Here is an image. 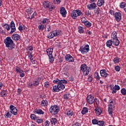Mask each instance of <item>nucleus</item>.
I'll list each match as a JSON object with an SVG mask.
<instances>
[{"label": "nucleus", "mask_w": 126, "mask_h": 126, "mask_svg": "<svg viewBox=\"0 0 126 126\" xmlns=\"http://www.w3.org/2000/svg\"><path fill=\"white\" fill-rule=\"evenodd\" d=\"M65 61L68 62V63H73L74 62V58L70 55V54H67L65 56Z\"/></svg>", "instance_id": "9d476101"}, {"label": "nucleus", "mask_w": 126, "mask_h": 126, "mask_svg": "<svg viewBox=\"0 0 126 126\" xmlns=\"http://www.w3.org/2000/svg\"><path fill=\"white\" fill-rule=\"evenodd\" d=\"M60 13L63 17H65L66 15V10H65V8H64V7H62L60 8Z\"/></svg>", "instance_id": "6ab92c4d"}, {"label": "nucleus", "mask_w": 126, "mask_h": 126, "mask_svg": "<svg viewBox=\"0 0 126 126\" xmlns=\"http://www.w3.org/2000/svg\"><path fill=\"white\" fill-rule=\"evenodd\" d=\"M48 21H49V19L44 18L43 19V21L41 22L42 23H43L44 24H45V23H47Z\"/></svg>", "instance_id": "603ef678"}, {"label": "nucleus", "mask_w": 126, "mask_h": 126, "mask_svg": "<svg viewBox=\"0 0 126 126\" xmlns=\"http://www.w3.org/2000/svg\"><path fill=\"white\" fill-rule=\"evenodd\" d=\"M63 97L64 99H68V95L67 94H64L63 95Z\"/></svg>", "instance_id": "338daca9"}, {"label": "nucleus", "mask_w": 126, "mask_h": 126, "mask_svg": "<svg viewBox=\"0 0 126 126\" xmlns=\"http://www.w3.org/2000/svg\"><path fill=\"white\" fill-rule=\"evenodd\" d=\"M95 111L96 115H101V113H102V110L100 108H96Z\"/></svg>", "instance_id": "c756f323"}, {"label": "nucleus", "mask_w": 126, "mask_h": 126, "mask_svg": "<svg viewBox=\"0 0 126 126\" xmlns=\"http://www.w3.org/2000/svg\"><path fill=\"white\" fill-rule=\"evenodd\" d=\"M44 125L45 126H50V122L48 121H46Z\"/></svg>", "instance_id": "680f3d73"}, {"label": "nucleus", "mask_w": 126, "mask_h": 126, "mask_svg": "<svg viewBox=\"0 0 126 126\" xmlns=\"http://www.w3.org/2000/svg\"><path fill=\"white\" fill-rule=\"evenodd\" d=\"M113 108H114V106L112 104H110L108 107V111L109 115H113Z\"/></svg>", "instance_id": "412c9836"}, {"label": "nucleus", "mask_w": 126, "mask_h": 126, "mask_svg": "<svg viewBox=\"0 0 126 126\" xmlns=\"http://www.w3.org/2000/svg\"><path fill=\"white\" fill-rule=\"evenodd\" d=\"M126 6V3L125 2H122L120 3V7L121 8H125Z\"/></svg>", "instance_id": "58836bf2"}, {"label": "nucleus", "mask_w": 126, "mask_h": 126, "mask_svg": "<svg viewBox=\"0 0 126 126\" xmlns=\"http://www.w3.org/2000/svg\"><path fill=\"white\" fill-rule=\"evenodd\" d=\"M81 125L80 124V123H78V122H76V123L75 124L74 126H81Z\"/></svg>", "instance_id": "774afa93"}, {"label": "nucleus", "mask_w": 126, "mask_h": 126, "mask_svg": "<svg viewBox=\"0 0 126 126\" xmlns=\"http://www.w3.org/2000/svg\"><path fill=\"white\" fill-rule=\"evenodd\" d=\"M93 79V77H92V75L90 76L88 78V80L89 82H91Z\"/></svg>", "instance_id": "4d7b16f0"}, {"label": "nucleus", "mask_w": 126, "mask_h": 126, "mask_svg": "<svg viewBox=\"0 0 126 126\" xmlns=\"http://www.w3.org/2000/svg\"><path fill=\"white\" fill-rule=\"evenodd\" d=\"M6 94V92L5 91H2L0 92V95L1 97H3V96H5Z\"/></svg>", "instance_id": "37998d69"}, {"label": "nucleus", "mask_w": 126, "mask_h": 126, "mask_svg": "<svg viewBox=\"0 0 126 126\" xmlns=\"http://www.w3.org/2000/svg\"><path fill=\"white\" fill-rule=\"evenodd\" d=\"M50 123L51 124V125H56V124H57L58 123V120H57V119L54 118H52L50 120Z\"/></svg>", "instance_id": "cd10ccee"}, {"label": "nucleus", "mask_w": 126, "mask_h": 126, "mask_svg": "<svg viewBox=\"0 0 126 126\" xmlns=\"http://www.w3.org/2000/svg\"><path fill=\"white\" fill-rule=\"evenodd\" d=\"M98 121L96 119H93L92 120L93 125H98Z\"/></svg>", "instance_id": "49530a36"}, {"label": "nucleus", "mask_w": 126, "mask_h": 126, "mask_svg": "<svg viewBox=\"0 0 126 126\" xmlns=\"http://www.w3.org/2000/svg\"><path fill=\"white\" fill-rule=\"evenodd\" d=\"M5 118L7 119L8 118H10L11 117V112H7L5 114Z\"/></svg>", "instance_id": "a19ab883"}, {"label": "nucleus", "mask_w": 126, "mask_h": 126, "mask_svg": "<svg viewBox=\"0 0 126 126\" xmlns=\"http://www.w3.org/2000/svg\"><path fill=\"white\" fill-rule=\"evenodd\" d=\"M34 86H38L39 85V81H34L33 83Z\"/></svg>", "instance_id": "864d4df0"}, {"label": "nucleus", "mask_w": 126, "mask_h": 126, "mask_svg": "<svg viewBox=\"0 0 126 126\" xmlns=\"http://www.w3.org/2000/svg\"><path fill=\"white\" fill-rule=\"evenodd\" d=\"M79 51L81 52L82 55H85V54H87L90 49H89V45L86 44L85 45H83L81 46Z\"/></svg>", "instance_id": "20e7f679"}, {"label": "nucleus", "mask_w": 126, "mask_h": 126, "mask_svg": "<svg viewBox=\"0 0 126 126\" xmlns=\"http://www.w3.org/2000/svg\"><path fill=\"white\" fill-rule=\"evenodd\" d=\"M53 3H55V4H60L62 1V0H53Z\"/></svg>", "instance_id": "79ce46f5"}, {"label": "nucleus", "mask_w": 126, "mask_h": 126, "mask_svg": "<svg viewBox=\"0 0 126 126\" xmlns=\"http://www.w3.org/2000/svg\"><path fill=\"white\" fill-rule=\"evenodd\" d=\"M87 101L90 104V105H92V104L95 102L94 96H93L92 95H89L87 97Z\"/></svg>", "instance_id": "1a4fd4ad"}, {"label": "nucleus", "mask_w": 126, "mask_h": 126, "mask_svg": "<svg viewBox=\"0 0 126 126\" xmlns=\"http://www.w3.org/2000/svg\"><path fill=\"white\" fill-rule=\"evenodd\" d=\"M35 114H38V115H44V111H42V109H36L34 111Z\"/></svg>", "instance_id": "b1692460"}, {"label": "nucleus", "mask_w": 126, "mask_h": 126, "mask_svg": "<svg viewBox=\"0 0 126 126\" xmlns=\"http://www.w3.org/2000/svg\"><path fill=\"white\" fill-rule=\"evenodd\" d=\"M94 76L95 77V78L98 80H100V76H99V74L98 73H95Z\"/></svg>", "instance_id": "09e8293b"}, {"label": "nucleus", "mask_w": 126, "mask_h": 126, "mask_svg": "<svg viewBox=\"0 0 126 126\" xmlns=\"http://www.w3.org/2000/svg\"><path fill=\"white\" fill-rule=\"evenodd\" d=\"M110 87L111 88V90H112V93H113V94H114V93H117V91L121 89V88L118 85H115L114 87L112 85H110Z\"/></svg>", "instance_id": "6e6552de"}, {"label": "nucleus", "mask_w": 126, "mask_h": 126, "mask_svg": "<svg viewBox=\"0 0 126 126\" xmlns=\"http://www.w3.org/2000/svg\"><path fill=\"white\" fill-rule=\"evenodd\" d=\"M56 8V6L54 5L53 3H51V4L49 7V11H52L53 9H55Z\"/></svg>", "instance_id": "4c0bfd02"}, {"label": "nucleus", "mask_w": 126, "mask_h": 126, "mask_svg": "<svg viewBox=\"0 0 126 126\" xmlns=\"http://www.w3.org/2000/svg\"><path fill=\"white\" fill-rule=\"evenodd\" d=\"M66 115L67 117H72L74 115V113L71 110H67L66 112Z\"/></svg>", "instance_id": "5701e85b"}, {"label": "nucleus", "mask_w": 126, "mask_h": 126, "mask_svg": "<svg viewBox=\"0 0 126 126\" xmlns=\"http://www.w3.org/2000/svg\"><path fill=\"white\" fill-rule=\"evenodd\" d=\"M43 4L44 8H46V9H48V8L50 9V7L51 6L52 3L49 1H44L43 3Z\"/></svg>", "instance_id": "dca6fc26"}, {"label": "nucleus", "mask_w": 126, "mask_h": 126, "mask_svg": "<svg viewBox=\"0 0 126 126\" xmlns=\"http://www.w3.org/2000/svg\"><path fill=\"white\" fill-rule=\"evenodd\" d=\"M53 92H59L60 91V89L58 85L54 86L52 90Z\"/></svg>", "instance_id": "bb28decb"}, {"label": "nucleus", "mask_w": 126, "mask_h": 126, "mask_svg": "<svg viewBox=\"0 0 126 126\" xmlns=\"http://www.w3.org/2000/svg\"><path fill=\"white\" fill-rule=\"evenodd\" d=\"M56 84H58V88H59L60 91L63 90L64 88H65V86L62 83H55Z\"/></svg>", "instance_id": "4be33fe9"}, {"label": "nucleus", "mask_w": 126, "mask_h": 126, "mask_svg": "<svg viewBox=\"0 0 126 126\" xmlns=\"http://www.w3.org/2000/svg\"><path fill=\"white\" fill-rule=\"evenodd\" d=\"M100 73L102 77H108V76H109V74L107 73L106 69L100 70Z\"/></svg>", "instance_id": "2eb2a0df"}, {"label": "nucleus", "mask_w": 126, "mask_h": 126, "mask_svg": "<svg viewBox=\"0 0 126 126\" xmlns=\"http://www.w3.org/2000/svg\"><path fill=\"white\" fill-rule=\"evenodd\" d=\"M49 112L51 113V114H54V115L58 114V112H60V107L57 105L51 106L49 109Z\"/></svg>", "instance_id": "0eeeda50"}, {"label": "nucleus", "mask_w": 126, "mask_h": 126, "mask_svg": "<svg viewBox=\"0 0 126 126\" xmlns=\"http://www.w3.org/2000/svg\"><path fill=\"white\" fill-rule=\"evenodd\" d=\"M86 113H88V108H87V107H85L83 109L82 111V115H85Z\"/></svg>", "instance_id": "72a5a7b5"}, {"label": "nucleus", "mask_w": 126, "mask_h": 126, "mask_svg": "<svg viewBox=\"0 0 126 126\" xmlns=\"http://www.w3.org/2000/svg\"><path fill=\"white\" fill-rule=\"evenodd\" d=\"M54 49L53 48H49L46 50V53L49 57V62L50 63H54V61H55V59L54 57H53V51Z\"/></svg>", "instance_id": "39448f33"}, {"label": "nucleus", "mask_w": 126, "mask_h": 126, "mask_svg": "<svg viewBox=\"0 0 126 126\" xmlns=\"http://www.w3.org/2000/svg\"><path fill=\"white\" fill-rule=\"evenodd\" d=\"M51 30H52V28H51V26L48 25L47 26V31H48V32H50V31H51Z\"/></svg>", "instance_id": "0e129e2a"}, {"label": "nucleus", "mask_w": 126, "mask_h": 126, "mask_svg": "<svg viewBox=\"0 0 126 126\" xmlns=\"http://www.w3.org/2000/svg\"><path fill=\"white\" fill-rule=\"evenodd\" d=\"M26 11L28 14H31L33 12V8H29L26 10Z\"/></svg>", "instance_id": "f704fd0d"}, {"label": "nucleus", "mask_w": 126, "mask_h": 126, "mask_svg": "<svg viewBox=\"0 0 126 126\" xmlns=\"http://www.w3.org/2000/svg\"><path fill=\"white\" fill-rule=\"evenodd\" d=\"M113 62L114 63H120V58L119 57H116L114 59Z\"/></svg>", "instance_id": "e433bc0d"}, {"label": "nucleus", "mask_w": 126, "mask_h": 126, "mask_svg": "<svg viewBox=\"0 0 126 126\" xmlns=\"http://www.w3.org/2000/svg\"><path fill=\"white\" fill-rule=\"evenodd\" d=\"M81 70L83 72H85V75L87 76L89 74V72H90V68H87V65L86 64H83L81 65L80 67Z\"/></svg>", "instance_id": "423d86ee"}, {"label": "nucleus", "mask_w": 126, "mask_h": 126, "mask_svg": "<svg viewBox=\"0 0 126 126\" xmlns=\"http://www.w3.org/2000/svg\"><path fill=\"white\" fill-rule=\"evenodd\" d=\"M114 17L116 21H121L122 20V14L120 12H117L114 14Z\"/></svg>", "instance_id": "ddd939ff"}, {"label": "nucleus", "mask_w": 126, "mask_h": 126, "mask_svg": "<svg viewBox=\"0 0 126 126\" xmlns=\"http://www.w3.org/2000/svg\"><path fill=\"white\" fill-rule=\"evenodd\" d=\"M96 7H97V4H96L95 3H92L90 4L87 5V8L90 10L95 9Z\"/></svg>", "instance_id": "f3484780"}, {"label": "nucleus", "mask_w": 126, "mask_h": 126, "mask_svg": "<svg viewBox=\"0 0 126 126\" xmlns=\"http://www.w3.org/2000/svg\"><path fill=\"white\" fill-rule=\"evenodd\" d=\"M3 27L5 28L7 31H9L10 30V26L8 24H5L3 25Z\"/></svg>", "instance_id": "7c9ffc66"}, {"label": "nucleus", "mask_w": 126, "mask_h": 126, "mask_svg": "<svg viewBox=\"0 0 126 126\" xmlns=\"http://www.w3.org/2000/svg\"><path fill=\"white\" fill-rule=\"evenodd\" d=\"M10 28H11V32H10V34H12V33L16 31V28H15V24L14 23V22H11Z\"/></svg>", "instance_id": "f8f14e48"}, {"label": "nucleus", "mask_w": 126, "mask_h": 126, "mask_svg": "<svg viewBox=\"0 0 126 126\" xmlns=\"http://www.w3.org/2000/svg\"><path fill=\"white\" fill-rule=\"evenodd\" d=\"M83 15V14L82 12L79 9L74 10L71 13V17H72L73 19H77V17H79V16H82Z\"/></svg>", "instance_id": "f03ea898"}, {"label": "nucleus", "mask_w": 126, "mask_h": 126, "mask_svg": "<svg viewBox=\"0 0 126 126\" xmlns=\"http://www.w3.org/2000/svg\"><path fill=\"white\" fill-rule=\"evenodd\" d=\"M78 32L80 33V34L84 32V31L83 30V28H82V27H78Z\"/></svg>", "instance_id": "ea45409f"}, {"label": "nucleus", "mask_w": 126, "mask_h": 126, "mask_svg": "<svg viewBox=\"0 0 126 126\" xmlns=\"http://www.w3.org/2000/svg\"><path fill=\"white\" fill-rule=\"evenodd\" d=\"M10 110L11 114H13L14 116L17 115V109L13 105H11L10 106Z\"/></svg>", "instance_id": "9b49d317"}, {"label": "nucleus", "mask_w": 126, "mask_h": 126, "mask_svg": "<svg viewBox=\"0 0 126 126\" xmlns=\"http://www.w3.org/2000/svg\"><path fill=\"white\" fill-rule=\"evenodd\" d=\"M16 70L17 72H19L20 77H24L25 76V74L24 73V71L22 70L19 67H16Z\"/></svg>", "instance_id": "4468645a"}, {"label": "nucleus", "mask_w": 126, "mask_h": 126, "mask_svg": "<svg viewBox=\"0 0 126 126\" xmlns=\"http://www.w3.org/2000/svg\"><path fill=\"white\" fill-rule=\"evenodd\" d=\"M121 93L123 95H126V89H122L121 90Z\"/></svg>", "instance_id": "3c124183"}, {"label": "nucleus", "mask_w": 126, "mask_h": 126, "mask_svg": "<svg viewBox=\"0 0 126 126\" xmlns=\"http://www.w3.org/2000/svg\"><path fill=\"white\" fill-rule=\"evenodd\" d=\"M36 123H37V124H42V123H43V120L38 119L36 120Z\"/></svg>", "instance_id": "6e6d98bb"}, {"label": "nucleus", "mask_w": 126, "mask_h": 126, "mask_svg": "<svg viewBox=\"0 0 126 126\" xmlns=\"http://www.w3.org/2000/svg\"><path fill=\"white\" fill-rule=\"evenodd\" d=\"M36 15H37V13L34 12L33 13V14L32 15L31 19H32L34 18V16H36Z\"/></svg>", "instance_id": "69168bd1"}, {"label": "nucleus", "mask_w": 126, "mask_h": 126, "mask_svg": "<svg viewBox=\"0 0 126 126\" xmlns=\"http://www.w3.org/2000/svg\"><path fill=\"white\" fill-rule=\"evenodd\" d=\"M81 21L82 23H84V24H85L86 22L87 21V20L86 19V17H82L81 18Z\"/></svg>", "instance_id": "de8ad7c7"}, {"label": "nucleus", "mask_w": 126, "mask_h": 126, "mask_svg": "<svg viewBox=\"0 0 126 126\" xmlns=\"http://www.w3.org/2000/svg\"><path fill=\"white\" fill-rule=\"evenodd\" d=\"M94 104H95V103H96V105H98L99 104V99H97V98H94Z\"/></svg>", "instance_id": "13d9d810"}, {"label": "nucleus", "mask_w": 126, "mask_h": 126, "mask_svg": "<svg viewBox=\"0 0 126 126\" xmlns=\"http://www.w3.org/2000/svg\"><path fill=\"white\" fill-rule=\"evenodd\" d=\"M45 28V26L43 25H40L39 26H38V29L39 30H43V29H44Z\"/></svg>", "instance_id": "8fccbe9b"}, {"label": "nucleus", "mask_w": 126, "mask_h": 126, "mask_svg": "<svg viewBox=\"0 0 126 126\" xmlns=\"http://www.w3.org/2000/svg\"><path fill=\"white\" fill-rule=\"evenodd\" d=\"M105 3V0H98L97 4L98 6H102Z\"/></svg>", "instance_id": "a878e982"}, {"label": "nucleus", "mask_w": 126, "mask_h": 126, "mask_svg": "<svg viewBox=\"0 0 126 126\" xmlns=\"http://www.w3.org/2000/svg\"><path fill=\"white\" fill-rule=\"evenodd\" d=\"M49 82L46 81L45 82L44 86H45V87H46L47 88L49 87Z\"/></svg>", "instance_id": "052dcab7"}, {"label": "nucleus", "mask_w": 126, "mask_h": 126, "mask_svg": "<svg viewBox=\"0 0 126 126\" xmlns=\"http://www.w3.org/2000/svg\"><path fill=\"white\" fill-rule=\"evenodd\" d=\"M109 13L111 15H115V12L114 11H113V10H110Z\"/></svg>", "instance_id": "e2e57ef3"}, {"label": "nucleus", "mask_w": 126, "mask_h": 126, "mask_svg": "<svg viewBox=\"0 0 126 126\" xmlns=\"http://www.w3.org/2000/svg\"><path fill=\"white\" fill-rule=\"evenodd\" d=\"M11 38L15 41H18L20 39V35L17 34H13L11 35Z\"/></svg>", "instance_id": "aec40b11"}, {"label": "nucleus", "mask_w": 126, "mask_h": 126, "mask_svg": "<svg viewBox=\"0 0 126 126\" xmlns=\"http://www.w3.org/2000/svg\"><path fill=\"white\" fill-rule=\"evenodd\" d=\"M115 70L116 71H120V70H121V67H120V66H119V65L116 66L115 67Z\"/></svg>", "instance_id": "5fc2aeb1"}, {"label": "nucleus", "mask_w": 126, "mask_h": 126, "mask_svg": "<svg viewBox=\"0 0 126 126\" xmlns=\"http://www.w3.org/2000/svg\"><path fill=\"white\" fill-rule=\"evenodd\" d=\"M54 83H61L63 84V83H64V84H67V81L65 80H60L59 79H56V80H54L53 81Z\"/></svg>", "instance_id": "a211bd4d"}, {"label": "nucleus", "mask_w": 126, "mask_h": 126, "mask_svg": "<svg viewBox=\"0 0 126 126\" xmlns=\"http://www.w3.org/2000/svg\"><path fill=\"white\" fill-rule=\"evenodd\" d=\"M97 125L98 126H104V125H105V122H104V121H98Z\"/></svg>", "instance_id": "c03bdc74"}, {"label": "nucleus", "mask_w": 126, "mask_h": 126, "mask_svg": "<svg viewBox=\"0 0 126 126\" xmlns=\"http://www.w3.org/2000/svg\"><path fill=\"white\" fill-rule=\"evenodd\" d=\"M61 31H53V33L54 34V37H56V36H58V35H61Z\"/></svg>", "instance_id": "473e14b6"}, {"label": "nucleus", "mask_w": 126, "mask_h": 126, "mask_svg": "<svg viewBox=\"0 0 126 126\" xmlns=\"http://www.w3.org/2000/svg\"><path fill=\"white\" fill-rule=\"evenodd\" d=\"M54 37H55V33H54V32H52L49 33L47 38H48V39H53Z\"/></svg>", "instance_id": "c85d7f7f"}, {"label": "nucleus", "mask_w": 126, "mask_h": 126, "mask_svg": "<svg viewBox=\"0 0 126 126\" xmlns=\"http://www.w3.org/2000/svg\"><path fill=\"white\" fill-rule=\"evenodd\" d=\"M18 29L20 32H22V31H23V27L20 25Z\"/></svg>", "instance_id": "bf43d9fd"}, {"label": "nucleus", "mask_w": 126, "mask_h": 126, "mask_svg": "<svg viewBox=\"0 0 126 126\" xmlns=\"http://www.w3.org/2000/svg\"><path fill=\"white\" fill-rule=\"evenodd\" d=\"M41 106H44V107H46L48 105V101L47 100H43L41 103Z\"/></svg>", "instance_id": "2f4dec72"}, {"label": "nucleus", "mask_w": 126, "mask_h": 126, "mask_svg": "<svg viewBox=\"0 0 126 126\" xmlns=\"http://www.w3.org/2000/svg\"><path fill=\"white\" fill-rule=\"evenodd\" d=\"M113 44H114V40H113L112 39L108 40L106 42V46L108 48H110L111 46H112V45H113Z\"/></svg>", "instance_id": "393cba45"}, {"label": "nucleus", "mask_w": 126, "mask_h": 126, "mask_svg": "<svg viewBox=\"0 0 126 126\" xmlns=\"http://www.w3.org/2000/svg\"><path fill=\"white\" fill-rule=\"evenodd\" d=\"M4 43L9 50H13L15 48V44L13 40L11 39V37L8 36L5 39H4Z\"/></svg>", "instance_id": "f257e3e1"}, {"label": "nucleus", "mask_w": 126, "mask_h": 126, "mask_svg": "<svg viewBox=\"0 0 126 126\" xmlns=\"http://www.w3.org/2000/svg\"><path fill=\"white\" fill-rule=\"evenodd\" d=\"M117 35V33L116 32H114L111 34V40L113 41V45L114 46H119V45H120V40L118 39Z\"/></svg>", "instance_id": "7ed1b4c3"}, {"label": "nucleus", "mask_w": 126, "mask_h": 126, "mask_svg": "<svg viewBox=\"0 0 126 126\" xmlns=\"http://www.w3.org/2000/svg\"><path fill=\"white\" fill-rule=\"evenodd\" d=\"M31 119H32V120H33V121H35V120L37 119V117L35 115V114H31Z\"/></svg>", "instance_id": "a18cd8bd"}, {"label": "nucleus", "mask_w": 126, "mask_h": 126, "mask_svg": "<svg viewBox=\"0 0 126 126\" xmlns=\"http://www.w3.org/2000/svg\"><path fill=\"white\" fill-rule=\"evenodd\" d=\"M84 25H85V26H86V27H88V28L91 27V25H92V24L91 23V22H89L88 21H87L85 22Z\"/></svg>", "instance_id": "c9c22d12"}]
</instances>
